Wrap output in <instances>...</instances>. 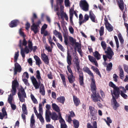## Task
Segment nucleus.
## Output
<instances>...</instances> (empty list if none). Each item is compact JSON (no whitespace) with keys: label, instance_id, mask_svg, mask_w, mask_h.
Instances as JSON below:
<instances>
[{"label":"nucleus","instance_id":"obj_1","mask_svg":"<svg viewBox=\"0 0 128 128\" xmlns=\"http://www.w3.org/2000/svg\"><path fill=\"white\" fill-rule=\"evenodd\" d=\"M19 33L20 35L24 38L22 41L21 40H20L19 46L21 50V54L23 58H24L25 56V53L28 54L32 50V41L29 40L28 42V46H27V44L28 42L25 38V35L21 28L19 30Z\"/></svg>","mask_w":128,"mask_h":128},{"label":"nucleus","instance_id":"obj_2","mask_svg":"<svg viewBox=\"0 0 128 128\" xmlns=\"http://www.w3.org/2000/svg\"><path fill=\"white\" fill-rule=\"evenodd\" d=\"M18 83L17 82L16 80H14L12 82V89L11 91L12 95L11 94L9 95L8 98V101L10 104L12 103L14 101L12 96L16 94V88L18 86Z\"/></svg>","mask_w":128,"mask_h":128},{"label":"nucleus","instance_id":"obj_3","mask_svg":"<svg viewBox=\"0 0 128 128\" xmlns=\"http://www.w3.org/2000/svg\"><path fill=\"white\" fill-rule=\"evenodd\" d=\"M101 44L102 48L105 50V52L106 53L108 58L110 59H111L114 55V53L110 48L108 47L107 50L106 51L105 50L106 48V45L105 42L104 41H102Z\"/></svg>","mask_w":128,"mask_h":128},{"label":"nucleus","instance_id":"obj_4","mask_svg":"<svg viewBox=\"0 0 128 128\" xmlns=\"http://www.w3.org/2000/svg\"><path fill=\"white\" fill-rule=\"evenodd\" d=\"M109 86L113 88V90H111V95H114L116 98H118L120 94V90L119 88L112 82H110L109 83Z\"/></svg>","mask_w":128,"mask_h":128},{"label":"nucleus","instance_id":"obj_5","mask_svg":"<svg viewBox=\"0 0 128 128\" xmlns=\"http://www.w3.org/2000/svg\"><path fill=\"white\" fill-rule=\"evenodd\" d=\"M80 6L81 8L84 11L87 12L89 10V4L86 0H81L80 2Z\"/></svg>","mask_w":128,"mask_h":128},{"label":"nucleus","instance_id":"obj_6","mask_svg":"<svg viewBox=\"0 0 128 128\" xmlns=\"http://www.w3.org/2000/svg\"><path fill=\"white\" fill-rule=\"evenodd\" d=\"M18 96L20 101L22 102L24 101V98H26V96L24 90L23 88L21 87L19 90L18 93Z\"/></svg>","mask_w":128,"mask_h":128},{"label":"nucleus","instance_id":"obj_7","mask_svg":"<svg viewBox=\"0 0 128 128\" xmlns=\"http://www.w3.org/2000/svg\"><path fill=\"white\" fill-rule=\"evenodd\" d=\"M72 59L71 56L70 55L68 51L67 56V62L68 65L67 66V68L68 71L70 74H73L70 67V66L72 64Z\"/></svg>","mask_w":128,"mask_h":128},{"label":"nucleus","instance_id":"obj_8","mask_svg":"<svg viewBox=\"0 0 128 128\" xmlns=\"http://www.w3.org/2000/svg\"><path fill=\"white\" fill-rule=\"evenodd\" d=\"M112 99L111 100V104L114 109L116 110L119 106V104L116 100V98L117 99L115 96L114 95H112Z\"/></svg>","mask_w":128,"mask_h":128},{"label":"nucleus","instance_id":"obj_9","mask_svg":"<svg viewBox=\"0 0 128 128\" xmlns=\"http://www.w3.org/2000/svg\"><path fill=\"white\" fill-rule=\"evenodd\" d=\"M92 93L93 94L92 95L91 98L93 101L94 102H100L101 97L99 94L98 93H96V92Z\"/></svg>","mask_w":128,"mask_h":128},{"label":"nucleus","instance_id":"obj_10","mask_svg":"<svg viewBox=\"0 0 128 128\" xmlns=\"http://www.w3.org/2000/svg\"><path fill=\"white\" fill-rule=\"evenodd\" d=\"M32 25L31 26V29L33 31L35 34H36L38 31L39 29L38 28L39 25H36L34 23V20L33 18L32 19Z\"/></svg>","mask_w":128,"mask_h":128},{"label":"nucleus","instance_id":"obj_11","mask_svg":"<svg viewBox=\"0 0 128 128\" xmlns=\"http://www.w3.org/2000/svg\"><path fill=\"white\" fill-rule=\"evenodd\" d=\"M14 64V75L16 74L17 72H20L22 70V68L20 65L17 62Z\"/></svg>","mask_w":128,"mask_h":128},{"label":"nucleus","instance_id":"obj_12","mask_svg":"<svg viewBox=\"0 0 128 128\" xmlns=\"http://www.w3.org/2000/svg\"><path fill=\"white\" fill-rule=\"evenodd\" d=\"M31 80L35 88L36 89L38 88L39 87L40 83H39V84H38L36 79L34 76L31 78Z\"/></svg>","mask_w":128,"mask_h":128},{"label":"nucleus","instance_id":"obj_13","mask_svg":"<svg viewBox=\"0 0 128 128\" xmlns=\"http://www.w3.org/2000/svg\"><path fill=\"white\" fill-rule=\"evenodd\" d=\"M92 82L90 85L91 90L92 93L96 92V86L95 83V80L94 77H92L91 78Z\"/></svg>","mask_w":128,"mask_h":128},{"label":"nucleus","instance_id":"obj_14","mask_svg":"<svg viewBox=\"0 0 128 128\" xmlns=\"http://www.w3.org/2000/svg\"><path fill=\"white\" fill-rule=\"evenodd\" d=\"M68 78L69 82L70 83H73L75 80V77L73 75V74H69L67 72H66Z\"/></svg>","mask_w":128,"mask_h":128},{"label":"nucleus","instance_id":"obj_15","mask_svg":"<svg viewBox=\"0 0 128 128\" xmlns=\"http://www.w3.org/2000/svg\"><path fill=\"white\" fill-rule=\"evenodd\" d=\"M41 58L44 62L46 64H48L49 63V59L48 56L44 53L41 54Z\"/></svg>","mask_w":128,"mask_h":128},{"label":"nucleus","instance_id":"obj_16","mask_svg":"<svg viewBox=\"0 0 128 128\" xmlns=\"http://www.w3.org/2000/svg\"><path fill=\"white\" fill-rule=\"evenodd\" d=\"M19 23V22L18 20H14L11 22L9 26L11 28L14 27L16 26Z\"/></svg>","mask_w":128,"mask_h":128},{"label":"nucleus","instance_id":"obj_17","mask_svg":"<svg viewBox=\"0 0 128 128\" xmlns=\"http://www.w3.org/2000/svg\"><path fill=\"white\" fill-rule=\"evenodd\" d=\"M89 15L90 18L92 22L96 23L97 22V21L95 16L91 11L90 12Z\"/></svg>","mask_w":128,"mask_h":128},{"label":"nucleus","instance_id":"obj_18","mask_svg":"<svg viewBox=\"0 0 128 128\" xmlns=\"http://www.w3.org/2000/svg\"><path fill=\"white\" fill-rule=\"evenodd\" d=\"M2 114L0 112V118L2 120L3 119L4 117L5 116V118H7V114L4 108H2Z\"/></svg>","mask_w":128,"mask_h":128},{"label":"nucleus","instance_id":"obj_19","mask_svg":"<svg viewBox=\"0 0 128 128\" xmlns=\"http://www.w3.org/2000/svg\"><path fill=\"white\" fill-rule=\"evenodd\" d=\"M78 74L80 84L81 85H82L84 84L83 76L82 72L81 71H79Z\"/></svg>","mask_w":128,"mask_h":128},{"label":"nucleus","instance_id":"obj_20","mask_svg":"<svg viewBox=\"0 0 128 128\" xmlns=\"http://www.w3.org/2000/svg\"><path fill=\"white\" fill-rule=\"evenodd\" d=\"M83 70L85 72H86L90 75L92 77H94V75L93 74L88 67H84L83 68Z\"/></svg>","mask_w":128,"mask_h":128},{"label":"nucleus","instance_id":"obj_21","mask_svg":"<svg viewBox=\"0 0 128 128\" xmlns=\"http://www.w3.org/2000/svg\"><path fill=\"white\" fill-rule=\"evenodd\" d=\"M88 57L89 59L90 62H92L94 63L96 66H98V63L95 58H94L93 56L90 55H88Z\"/></svg>","mask_w":128,"mask_h":128},{"label":"nucleus","instance_id":"obj_22","mask_svg":"<svg viewBox=\"0 0 128 128\" xmlns=\"http://www.w3.org/2000/svg\"><path fill=\"white\" fill-rule=\"evenodd\" d=\"M34 58L36 61V64L40 66V65L42 63L41 61L40 58L37 56L35 55L34 56Z\"/></svg>","mask_w":128,"mask_h":128},{"label":"nucleus","instance_id":"obj_23","mask_svg":"<svg viewBox=\"0 0 128 128\" xmlns=\"http://www.w3.org/2000/svg\"><path fill=\"white\" fill-rule=\"evenodd\" d=\"M118 2L120 9L122 10L124 9V3L122 0H118L117 2Z\"/></svg>","mask_w":128,"mask_h":128},{"label":"nucleus","instance_id":"obj_24","mask_svg":"<svg viewBox=\"0 0 128 128\" xmlns=\"http://www.w3.org/2000/svg\"><path fill=\"white\" fill-rule=\"evenodd\" d=\"M89 109L90 111V113L92 116L94 115L97 113V111L95 109L91 106L89 107Z\"/></svg>","mask_w":128,"mask_h":128},{"label":"nucleus","instance_id":"obj_25","mask_svg":"<svg viewBox=\"0 0 128 128\" xmlns=\"http://www.w3.org/2000/svg\"><path fill=\"white\" fill-rule=\"evenodd\" d=\"M36 77L38 80V82L40 83L41 81H42V79L41 78L40 71L38 70H37L36 72Z\"/></svg>","mask_w":128,"mask_h":128},{"label":"nucleus","instance_id":"obj_26","mask_svg":"<svg viewBox=\"0 0 128 128\" xmlns=\"http://www.w3.org/2000/svg\"><path fill=\"white\" fill-rule=\"evenodd\" d=\"M105 26L106 29L109 32H111L113 30V27L109 23H106Z\"/></svg>","mask_w":128,"mask_h":128},{"label":"nucleus","instance_id":"obj_27","mask_svg":"<svg viewBox=\"0 0 128 128\" xmlns=\"http://www.w3.org/2000/svg\"><path fill=\"white\" fill-rule=\"evenodd\" d=\"M74 63L76 64L77 69L79 70V60L78 59V58L77 56H76L74 57Z\"/></svg>","mask_w":128,"mask_h":128},{"label":"nucleus","instance_id":"obj_28","mask_svg":"<svg viewBox=\"0 0 128 128\" xmlns=\"http://www.w3.org/2000/svg\"><path fill=\"white\" fill-rule=\"evenodd\" d=\"M52 106L54 110L58 112H59L60 111V108L55 103H53L52 104Z\"/></svg>","mask_w":128,"mask_h":128},{"label":"nucleus","instance_id":"obj_29","mask_svg":"<svg viewBox=\"0 0 128 128\" xmlns=\"http://www.w3.org/2000/svg\"><path fill=\"white\" fill-rule=\"evenodd\" d=\"M91 69L94 72H95L96 74H98L100 77H101V75L99 71V70L97 68H95L93 66H92L91 67Z\"/></svg>","mask_w":128,"mask_h":128},{"label":"nucleus","instance_id":"obj_30","mask_svg":"<svg viewBox=\"0 0 128 128\" xmlns=\"http://www.w3.org/2000/svg\"><path fill=\"white\" fill-rule=\"evenodd\" d=\"M93 126H92L91 124L90 123H88L87 124L88 128H97V123L96 122H93Z\"/></svg>","mask_w":128,"mask_h":128},{"label":"nucleus","instance_id":"obj_31","mask_svg":"<svg viewBox=\"0 0 128 128\" xmlns=\"http://www.w3.org/2000/svg\"><path fill=\"white\" fill-rule=\"evenodd\" d=\"M74 126L75 128H78L79 125V122L76 119L73 120Z\"/></svg>","mask_w":128,"mask_h":128},{"label":"nucleus","instance_id":"obj_32","mask_svg":"<svg viewBox=\"0 0 128 128\" xmlns=\"http://www.w3.org/2000/svg\"><path fill=\"white\" fill-rule=\"evenodd\" d=\"M65 100V98L63 96H60L57 98V100L58 102H60L62 104L64 103Z\"/></svg>","mask_w":128,"mask_h":128},{"label":"nucleus","instance_id":"obj_33","mask_svg":"<svg viewBox=\"0 0 128 128\" xmlns=\"http://www.w3.org/2000/svg\"><path fill=\"white\" fill-rule=\"evenodd\" d=\"M74 101L76 106H78L80 103V100L76 97L73 96Z\"/></svg>","mask_w":128,"mask_h":128},{"label":"nucleus","instance_id":"obj_34","mask_svg":"<svg viewBox=\"0 0 128 128\" xmlns=\"http://www.w3.org/2000/svg\"><path fill=\"white\" fill-rule=\"evenodd\" d=\"M94 57L98 60H100V55L98 52L96 51L93 53Z\"/></svg>","mask_w":128,"mask_h":128},{"label":"nucleus","instance_id":"obj_35","mask_svg":"<svg viewBox=\"0 0 128 128\" xmlns=\"http://www.w3.org/2000/svg\"><path fill=\"white\" fill-rule=\"evenodd\" d=\"M52 119L54 120H56L59 118L57 115L55 113H53L51 115Z\"/></svg>","mask_w":128,"mask_h":128},{"label":"nucleus","instance_id":"obj_36","mask_svg":"<svg viewBox=\"0 0 128 128\" xmlns=\"http://www.w3.org/2000/svg\"><path fill=\"white\" fill-rule=\"evenodd\" d=\"M74 11L73 10L70 9V22L72 23L73 22L72 21V16L73 15Z\"/></svg>","mask_w":128,"mask_h":128},{"label":"nucleus","instance_id":"obj_37","mask_svg":"<svg viewBox=\"0 0 128 128\" xmlns=\"http://www.w3.org/2000/svg\"><path fill=\"white\" fill-rule=\"evenodd\" d=\"M30 97L31 100L34 103L36 104H37L38 103V101L35 98L33 94H31L30 95Z\"/></svg>","mask_w":128,"mask_h":128},{"label":"nucleus","instance_id":"obj_38","mask_svg":"<svg viewBox=\"0 0 128 128\" xmlns=\"http://www.w3.org/2000/svg\"><path fill=\"white\" fill-rule=\"evenodd\" d=\"M47 25L44 24L42 27L41 28V33L42 34H43L45 30L47 27Z\"/></svg>","mask_w":128,"mask_h":128},{"label":"nucleus","instance_id":"obj_39","mask_svg":"<svg viewBox=\"0 0 128 128\" xmlns=\"http://www.w3.org/2000/svg\"><path fill=\"white\" fill-rule=\"evenodd\" d=\"M89 19V16L87 14L85 15L84 16V19L82 20V21L80 22H81L82 23L85 22L87 21Z\"/></svg>","mask_w":128,"mask_h":128},{"label":"nucleus","instance_id":"obj_40","mask_svg":"<svg viewBox=\"0 0 128 128\" xmlns=\"http://www.w3.org/2000/svg\"><path fill=\"white\" fill-rule=\"evenodd\" d=\"M22 109L23 113L26 114H27V112L26 110V106L24 104H22Z\"/></svg>","mask_w":128,"mask_h":128},{"label":"nucleus","instance_id":"obj_41","mask_svg":"<svg viewBox=\"0 0 128 128\" xmlns=\"http://www.w3.org/2000/svg\"><path fill=\"white\" fill-rule=\"evenodd\" d=\"M125 92H123L122 91H120V94L121 96L124 99H127L128 96L126 94H125Z\"/></svg>","mask_w":128,"mask_h":128},{"label":"nucleus","instance_id":"obj_42","mask_svg":"<svg viewBox=\"0 0 128 128\" xmlns=\"http://www.w3.org/2000/svg\"><path fill=\"white\" fill-rule=\"evenodd\" d=\"M118 36L121 44H122L124 43V40L121 34L119 33L118 35Z\"/></svg>","mask_w":128,"mask_h":128},{"label":"nucleus","instance_id":"obj_43","mask_svg":"<svg viewBox=\"0 0 128 128\" xmlns=\"http://www.w3.org/2000/svg\"><path fill=\"white\" fill-rule=\"evenodd\" d=\"M64 4L66 7H70V3L69 0H64Z\"/></svg>","mask_w":128,"mask_h":128},{"label":"nucleus","instance_id":"obj_44","mask_svg":"<svg viewBox=\"0 0 128 128\" xmlns=\"http://www.w3.org/2000/svg\"><path fill=\"white\" fill-rule=\"evenodd\" d=\"M19 52L18 51L16 52L15 53L14 56V62H16L17 60H18V57L19 56Z\"/></svg>","mask_w":128,"mask_h":128},{"label":"nucleus","instance_id":"obj_45","mask_svg":"<svg viewBox=\"0 0 128 128\" xmlns=\"http://www.w3.org/2000/svg\"><path fill=\"white\" fill-rule=\"evenodd\" d=\"M120 76L121 79H122L124 78V71L122 68L120 69Z\"/></svg>","mask_w":128,"mask_h":128},{"label":"nucleus","instance_id":"obj_46","mask_svg":"<svg viewBox=\"0 0 128 128\" xmlns=\"http://www.w3.org/2000/svg\"><path fill=\"white\" fill-rule=\"evenodd\" d=\"M112 62H110L106 66V70L108 71H110L112 67Z\"/></svg>","mask_w":128,"mask_h":128},{"label":"nucleus","instance_id":"obj_47","mask_svg":"<svg viewBox=\"0 0 128 128\" xmlns=\"http://www.w3.org/2000/svg\"><path fill=\"white\" fill-rule=\"evenodd\" d=\"M107 120H106V119H104L105 121L106 122V124L108 126H110V123H112V120L109 117H107Z\"/></svg>","mask_w":128,"mask_h":128},{"label":"nucleus","instance_id":"obj_48","mask_svg":"<svg viewBox=\"0 0 128 128\" xmlns=\"http://www.w3.org/2000/svg\"><path fill=\"white\" fill-rule=\"evenodd\" d=\"M38 118L40 122H41L42 124H44V118L42 116V114L39 115L37 117Z\"/></svg>","mask_w":128,"mask_h":128},{"label":"nucleus","instance_id":"obj_49","mask_svg":"<svg viewBox=\"0 0 128 128\" xmlns=\"http://www.w3.org/2000/svg\"><path fill=\"white\" fill-rule=\"evenodd\" d=\"M45 48L48 52H51L52 48L48 44H46L45 46Z\"/></svg>","mask_w":128,"mask_h":128},{"label":"nucleus","instance_id":"obj_50","mask_svg":"<svg viewBox=\"0 0 128 128\" xmlns=\"http://www.w3.org/2000/svg\"><path fill=\"white\" fill-rule=\"evenodd\" d=\"M114 38L116 44L117 48V50H118V48L119 47L118 40V39L117 37L116 36H114Z\"/></svg>","mask_w":128,"mask_h":128},{"label":"nucleus","instance_id":"obj_51","mask_svg":"<svg viewBox=\"0 0 128 128\" xmlns=\"http://www.w3.org/2000/svg\"><path fill=\"white\" fill-rule=\"evenodd\" d=\"M103 58L104 60V62L103 63V64L104 65V66H106L107 65V64L106 62V60H107V56H106L105 55H103Z\"/></svg>","mask_w":128,"mask_h":128},{"label":"nucleus","instance_id":"obj_52","mask_svg":"<svg viewBox=\"0 0 128 128\" xmlns=\"http://www.w3.org/2000/svg\"><path fill=\"white\" fill-rule=\"evenodd\" d=\"M58 48L62 51L64 52V49L62 46L59 43L57 44Z\"/></svg>","mask_w":128,"mask_h":128},{"label":"nucleus","instance_id":"obj_53","mask_svg":"<svg viewBox=\"0 0 128 128\" xmlns=\"http://www.w3.org/2000/svg\"><path fill=\"white\" fill-rule=\"evenodd\" d=\"M104 27L103 26H101L100 28V30L99 31L100 35L101 36L104 34Z\"/></svg>","mask_w":128,"mask_h":128},{"label":"nucleus","instance_id":"obj_54","mask_svg":"<svg viewBox=\"0 0 128 128\" xmlns=\"http://www.w3.org/2000/svg\"><path fill=\"white\" fill-rule=\"evenodd\" d=\"M113 78L114 81L115 82H118V76L116 74H114L113 75Z\"/></svg>","mask_w":128,"mask_h":128},{"label":"nucleus","instance_id":"obj_55","mask_svg":"<svg viewBox=\"0 0 128 128\" xmlns=\"http://www.w3.org/2000/svg\"><path fill=\"white\" fill-rule=\"evenodd\" d=\"M39 113L42 114V104H40L39 106Z\"/></svg>","mask_w":128,"mask_h":128},{"label":"nucleus","instance_id":"obj_56","mask_svg":"<svg viewBox=\"0 0 128 128\" xmlns=\"http://www.w3.org/2000/svg\"><path fill=\"white\" fill-rule=\"evenodd\" d=\"M53 33L56 36L58 37L61 34L60 32H57L56 30L54 31Z\"/></svg>","mask_w":128,"mask_h":128},{"label":"nucleus","instance_id":"obj_57","mask_svg":"<svg viewBox=\"0 0 128 128\" xmlns=\"http://www.w3.org/2000/svg\"><path fill=\"white\" fill-rule=\"evenodd\" d=\"M83 16L82 15V14H80L79 15V23L80 25H81V24H82V23L80 22L81 21H82V19L83 18Z\"/></svg>","mask_w":128,"mask_h":128},{"label":"nucleus","instance_id":"obj_58","mask_svg":"<svg viewBox=\"0 0 128 128\" xmlns=\"http://www.w3.org/2000/svg\"><path fill=\"white\" fill-rule=\"evenodd\" d=\"M59 114V118H60V122L61 124V125L63 124H64L65 123L64 120L62 118L61 115L60 114Z\"/></svg>","mask_w":128,"mask_h":128},{"label":"nucleus","instance_id":"obj_59","mask_svg":"<svg viewBox=\"0 0 128 128\" xmlns=\"http://www.w3.org/2000/svg\"><path fill=\"white\" fill-rule=\"evenodd\" d=\"M22 80L26 86H29V84L28 82V80L27 79L23 78L22 79Z\"/></svg>","mask_w":128,"mask_h":128},{"label":"nucleus","instance_id":"obj_60","mask_svg":"<svg viewBox=\"0 0 128 128\" xmlns=\"http://www.w3.org/2000/svg\"><path fill=\"white\" fill-rule=\"evenodd\" d=\"M69 40L70 42H71L72 44L74 45V44L75 43V42L76 41V40L74 39L72 37H69Z\"/></svg>","mask_w":128,"mask_h":128},{"label":"nucleus","instance_id":"obj_61","mask_svg":"<svg viewBox=\"0 0 128 128\" xmlns=\"http://www.w3.org/2000/svg\"><path fill=\"white\" fill-rule=\"evenodd\" d=\"M62 16L65 18V19L66 20H68V17L66 14L65 13H63L62 14V13L60 14V16L61 17H62Z\"/></svg>","mask_w":128,"mask_h":128},{"label":"nucleus","instance_id":"obj_62","mask_svg":"<svg viewBox=\"0 0 128 128\" xmlns=\"http://www.w3.org/2000/svg\"><path fill=\"white\" fill-rule=\"evenodd\" d=\"M40 92L41 94L43 95H44L45 94V92L44 87L41 88L40 89Z\"/></svg>","mask_w":128,"mask_h":128},{"label":"nucleus","instance_id":"obj_63","mask_svg":"<svg viewBox=\"0 0 128 128\" xmlns=\"http://www.w3.org/2000/svg\"><path fill=\"white\" fill-rule=\"evenodd\" d=\"M22 77L24 78H29L28 74V72H25L24 73L23 75L22 76Z\"/></svg>","mask_w":128,"mask_h":128},{"label":"nucleus","instance_id":"obj_64","mask_svg":"<svg viewBox=\"0 0 128 128\" xmlns=\"http://www.w3.org/2000/svg\"><path fill=\"white\" fill-rule=\"evenodd\" d=\"M124 68L125 71L128 74V66L124 65Z\"/></svg>","mask_w":128,"mask_h":128}]
</instances>
